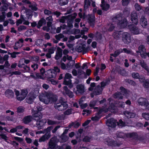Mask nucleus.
<instances>
[{
    "mask_svg": "<svg viewBox=\"0 0 149 149\" xmlns=\"http://www.w3.org/2000/svg\"><path fill=\"white\" fill-rule=\"evenodd\" d=\"M31 117L30 116H27L25 117L23 119L24 123L27 124L30 122L31 120Z\"/></svg>",
    "mask_w": 149,
    "mask_h": 149,
    "instance_id": "nucleus-34",
    "label": "nucleus"
},
{
    "mask_svg": "<svg viewBox=\"0 0 149 149\" xmlns=\"http://www.w3.org/2000/svg\"><path fill=\"white\" fill-rule=\"evenodd\" d=\"M102 90V89L101 87L98 86L95 89L94 92V94L96 95H100L101 93Z\"/></svg>",
    "mask_w": 149,
    "mask_h": 149,
    "instance_id": "nucleus-27",
    "label": "nucleus"
},
{
    "mask_svg": "<svg viewBox=\"0 0 149 149\" xmlns=\"http://www.w3.org/2000/svg\"><path fill=\"white\" fill-rule=\"evenodd\" d=\"M22 44L19 42H16L14 46V48L15 49H17L22 46Z\"/></svg>",
    "mask_w": 149,
    "mask_h": 149,
    "instance_id": "nucleus-37",
    "label": "nucleus"
},
{
    "mask_svg": "<svg viewBox=\"0 0 149 149\" xmlns=\"http://www.w3.org/2000/svg\"><path fill=\"white\" fill-rule=\"evenodd\" d=\"M131 19L134 24H137L138 23L137 15L135 12L132 13L131 15Z\"/></svg>",
    "mask_w": 149,
    "mask_h": 149,
    "instance_id": "nucleus-18",
    "label": "nucleus"
},
{
    "mask_svg": "<svg viewBox=\"0 0 149 149\" xmlns=\"http://www.w3.org/2000/svg\"><path fill=\"white\" fill-rule=\"evenodd\" d=\"M140 24L143 27H145L147 24V22L145 18L142 16L141 18Z\"/></svg>",
    "mask_w": 149,
    "mask_h": 149,
    "instance_id": "nucleus-24",
    "label": "nucleus"
},
{
    "mask_svg": "<svg viewBox=\"0 0 149 149\" xmlns=\"http://www.w3.org/2000/svg\"><path fill=\"white\" fill-rule=\"evenodd\" d=\"M57 139L56 137L52 138L49 143V147L50 148L54 149L56 146Z\"/></svg>",
    "mask_w": 149,
    "mask_h": 149,
    "instance_id": "nucleus-12",
    "label": "nucleus"
},
{
    "mask_svg": "<svg viewBox=\"0 0 149 149\" xmlns=\"http://www.w3.org/2000/svg\"><path fill=\"white\" fill-rule=\"evenodd\" d=\"M107 124L108 126L112 127H115L117 124L120 127L125 126L124 123L122 120H120L119 122L118 123L117 120L114 119L113 118H111L110 119H108Z\"/></svg>",
    "mask_w": 149,
    "mask_h": 149,
    "instance_id": "nucleus-4",
    "label": "nucleus"
},
{
    "mask_svg": "<svg viewBox=\"0 0 149 149\" xmlns=\"http://www.w3.org/2000/svg\"><path fill=\"white\" fill-rule=\"evenodd\" d=\"M116 135L118 138H122L125 139L127 138H132L134 139L137 137V134L135 133L125 134L123 132H119L116 134Z\"/></svg>",
    "mask_w": 149,
    "mask_h": 149,
    "instance_id": "nucleus-6",
    "label": "nucleus"
},
{
    "mask_svg": "<svg viewBox=\"0 0 149 149\" xmlns=\"http://www.w3.org/2000/svg\"><path fill=\"white\" fill-rule=\"evenodd\" d=\"M31 68L34 70H36L38 68V65L37 64L34 63L31 65Z\"/></svg>",
    "mask_w": 149,
    "mask_h": 149,
    "instance_id": "nucleus-49",
    "label": "nucleus"
},
{
    "mask_svg": "<svg viewBox=\"0 0 149 149\" xmlns=\"http://www.w3.org/2000/svg\"><path fill=\"white\" fill-rule=\"evenodd\" d=\"M15 92L17 99L19 101L23 100L26 96L28 93L27 91L24 90H22L20 94L19 91L17 90H15Z\"/></svg>",
    "mask_w": 149,
    "mask_h": 149,
    "instance_id": "nucleus-8",
    "label": "nucleus"
},
{
    "mask_svg": "<svg viewBox=\"0 0 149 149\" xmlns=\"http://www.w3.org/2000/svg\"><path fill=\"white\" fill-rule=\"evenodd\" d=\"M92 139L91 137L88 136H86L83 139V141L85 142H89L91 141Z\"/></svg>",
    "mask_w": 149,
    "mask_h": 149,
    "instance_id": "nucleus-45",
    "label": "nucleus"
},
{
    "mask_svg": "<svg viewBox=\"0 0 149 149\" xmlns=\"http://www.w3.org/2000/svg\"><path fill=\"white\" fill-rule=\"evenodd\" d=\"M77 14L76 13H74L73 14L69 15L66 16L62 17L60 20V22H61L64 23L65 20L67 19H69L72 20L76 18Z\"/></svg>",
    "mask_w": 149,
    "mask_h": 149,
    "instance_id": "nucleus-14",
    "label": "nucleus"
},
{
    "mask_svg": "<svg viewBox=\"0 0 149 149\" xmlns=\"http://www.w3.org/2000/svg\"><path fill=\"white\" fill-rule=\"evenodd\" d=\"M116 104H118V106L119 107H121L124 108L125 107V104L124 102H119Z\"/></svg>",
    "mask_w": 149,
    "mask_h": 149,
    "instance_id": "nucleus-53",
    "label": "nucleus"
},
{
    "mask_svg": "<svg viewBox=\"0 0 149 149\" xmlns=\"http://www.w3.org/2000/svg\"><path fill=\"white\" fill-rule=\"evenodd\" d=\"M123 52V50L122 49H120L119 50H117L116 51L114 54H111V56H113L114 57H116L120 53Z\"/></svg>",
    "mask_w": 149,
    "mask_h": 149,
    "instance_id": "nucleus-35",
    "label": "nucleus"
},
{
    "mask_svg": "<svg viewBox=\"0 0 149 149\" xmlns=\"http://www.w3.org/2000/svg\"><path fill=\"white\" fill-rule=\"evenodd\" d=\"M72 77L71 74L70 73H66L65 74V77L64 78V80H67V79H70Z\"/></svg>",
    "mask_w": 149,
    "mask_h": 149,
    "instance_id": "nucleus-43",
    "label": "nucleus"
},
{
    "mask_svg": "<svg viewBox=\"0 0 149 149\" xmlns=\"http://www.w3.org/2000/svg\"><path fill=\"white\" fill-rule=\"evenodd\" d=\"M40 71L42 76H43L42 77H40H40H41L40 78H43L46 77L44 75V74L45 73H46V72H45V69L43 68H42L40 70Z\"/></svg>",
    "mask_w": 149,
    "mask_h": 149,
    "instance_id": "nucleus-56",
    "label": "nucleus"
},
{
    "mask_svg": "<svg viewBox=\"0 0 149 149\" xmlns=\"http://www.w3.org/2000/svg\"><path fill=\"white\" fill-rule=\"evenodd\" d=\"M42 109L40 106L37 107L36 110H32L33 116L35 118L38 117L39 119L42 118V114L41 111H42Z\"/></svg>",
    "mask_w": 149,
    "mask_h": 149,
    "instance_id": "nucleus-10",
    "label": "nucleus"
},
{
    "mask_svg": "<svg viewBox=\"0 0 149 149\" xmlns=\"http://www.w3.org/2000/svg\"><path fill=\"white\" fill-rule=\"evenodd\" d=\"M113 37L116 39L118 38L119 37V34L118 32H115L113 34Z\"/></svg>",
    "mask_w": 149,
    "mask_h": 149,
    "instance_id": "nucleus-61",
    "label": "nucleus"
},
{
    "mask_svg": "<svg viewBox=\"0 0 149 149\" xmlns=\"http://www.w3.org/2000/svg\"><path fill=\"white\" fill-rule=\"evenodd\" d=\"M25 11H26V17L28 19L29 18V17L31 16V11L29 10H26Z\"/></svg>",
    "mask_w": 149,
    "mask_h": 149,
    "instance_id": "nucleus-52",
    "label": "nucleus"
},
{
    "mask_svg": "<svg viewBox=\"0 0 149 149\" xmlns=\"http://www.w3.org/2000/svg\"><path fill=\"white\" fill-rule=\"evenodd\" d=\"M65 93L70 98L72 97L73 94L72 92L69 90L66 86H65L63 87Z\"/></svg>",
    "mask_w": 149,
    "mask_h": 149,
    "instance_id": "nucleus-21",
    "label": "nucleus"
},
{
    "mask_svg": "<svg viewBox=\"0 0 149 149\" xmlns=\"http://www.w3.org/2000/svg\"><path fill=\"white\" fill-rule=\"evenodd\" d=\"M53 127H48L46 129L44 130V131L46 133H47V134H49L50 131L52 129Z\"/></svg>",
    "mask_w": 149,
    "mask_h": 149,
    "instance_id": "nucleus-46",
    "label": "nucleus"
},
{
    "mask_svg": "<svg viewBox=\"0 0 149 149\" xmlns=\"http://www.w3.org/2000/svg\"><path fill=\"white\" fill-rule=\"evenodd\" d=\"M72 111V109H68L64 113L65 115H68L71 114Z\"/></svg>",
    "mask_w": 149,
    "mask_h": 149,
    "instance_id": "nucleus-51",
    "label": "nucleus"
},
{
    "mask_svg": "<svg viewBox=\"0 0 149 149\" xmlns=\"http://www.w3.org/2000/svg\"><path fill=\"white\" fill-rule=\"evenodd\" d=\"M120 89L121 90V93L117 92L115 93L113 95V97L116 98L118 99H122L123 97L121 95L122 94L125 96L126 97H128V94L129 93V92L127 91L123 88L121 87L120 88Z\"/></svg>",
    "mask_w": 149,
    "mask_h": 149,
    "instance_id": "nucleus-7",
    "label": "nucleus"
},
{
    "mask_svg": "<svg viewBox=\"0 0 149 149\" xmlns=\"http://www.w3.org/2000/svg\"><path fill=\"white\" fill-rule=\"evenodd\" d=\"M140 64L141 66L144 68L146 70L148 69V68L147 67L146 64L144 62V61H141L140 62Z\"/></svg>",
    "mask_w": 149,
    "mask_h": 149,
    "instance_id": "nucleus-44",
    "label": "nucleus"
},
{
    "mask_svg": "<svg viewBox=\"0 0 149 149\" xmlns=\"http://www.w3.org/2000/svg\"><path fill=\"white\" fill-rule=\"evenodd\" d=\"M5 95L8 97H13L14 93L13 92L10 90H8L6 91L5 93Z\"/></svg>",
    "mask_w": 149,
    "mask_h": 149,
    "instance_id": "nucleus-29",
    "label": "nucleus"
},
{
    "mask_svg": "<svg viewBox=\"0 0 149 149\" xmlns=\"http://www.w3.org/2000/svg\"><path fill=\"white\" fill-rule=\"evenodd\" d=\"M108 111H109L111 112L114 113H116L117 111V109L116 108V107H114L113 105L112 104L111 105L109 106L108 109H103L100 111H99V113H100L102 111H104V112H106Z\"/></svg>",
    "mask_w": 149,
    "mask_h": 149,
    "instance_id": "nucleus-16",
    "label": "nucleus"
},
{
    "mask_svg": "<svg viewBox=\"0 0 149 149\" xmlns=\"http://www.w3.org/2000/svg\"><path fill=\"white\" fill-rule=\"evenodd\" d=\"M46 23L45 20L44 19H41L38 22L37 25V27L38 28H40L42 26L43 24H45Z\"/></svg>",
    "mask_w": 149,
    "mask_h": 149,
    "instance_id": "nucleus-30",
    "label": "nucleus"
},
{
    "mask_svg": "<svg viewBox=\"0 0 149 149\" xmlns=\"http://www.w3.org/2000/svg\"><path fill=\"white\" fill-rule=\"evenodd\" d=\"M138 103L139 105L145 106L147 102L146 99L143 98H140L138 100Z\"/></svg>",
    "mask_w": 149,
    "mask_h": 149,
    "instance_id": "nucleus-22",
    "label": "nucleus"
},
{
    "mask_svg": "<svg viewBox=\"0 0 149 149\" xmlns=\"http://www.w3.org/2000/svg\"><path fill=\"white\" fill-rule=\"evenodd\" d=\"M96 104V102L95 101H93L90 102L89 105L90 107H94Z\"/></svg>",
    "mask_w": 149,
    "mask_h": 149,
    "instance_id": "nucleus-60",
    "label": "nucleus"
},
{
    "mask_svg": "<svg viewBox=\"0 0 149 149\" xmlns=\"http://www.w3.org/2000/svg\"><path fill=\"white\" fill-rule=\"evenodd\" d=\"M36 76H35L33 73H32L30 75V77H31L34 78V79H36L37 78H40V76H39V74L38 73H36Z\"/></svg>",
    "mask_w": 149,
    "mask_h": 149,
    "instance_id": "nucleus-55",
    "label": "nucleus"
},
{
    "mask_svg": "<svg viewBox=\"0 0 149 149\" xmlns=\"http://www.w3.org/2000/svg\"><path fill=\"white\" fill-rule=\"evenodd\" d=\"M100 6L102 9L104 10H107L109 7V5L105 2L103 0L102 1V3Z\"/></svg>",
    "mask_w": 149,
    "mask_h": 149,
    "instance_id": "nucleus-20",
    "label": "nucleus"
},
{
    "mask_svg": "<svg viewBox=\"0 0 149 149\" xmlns=\"http://www.w3.org/2000/svg\"><path fill=\"white\" fill-rule=\"evenodd\" d=\"M40 100L45 104L52 103L57 100V96L50 93H41L39 96Z\"/></svg>",
    "mask_w": 149,
    "mask_h": 149,
    "instance_id": "nucleus-1",
    "label": "nucleus"
},
{
    "mask_svg": "<svg viewBox=\"0 0 149 149\" xmlns=\"http://www.w3.org/2000/svg\"><path fill=\"white\" fill-rule=\"evenodd\" d=\"M55 49V48L52 47L48 49V52L51 54H53L54 53Z\"/></svg>",
    "mask_w": 149,
    "mask_h": 149,
    "instance_id": "nucleus-54",
    "label": "nucleus"
},
{
    "mask_svg": "<svg viewBox=\"0 0 149 149\" xmlns=\"http://www.w3.org/2000/svg\"><path fill=\"white\" fill-rule=\"evenodd\" d=\"M100 117L97 116H95L94 117H93L91 118V119L93 121H96L99 120Z\"/></svg>",
    "mask_w": 149,
    "mask_h": 149,
    "instance_id": "nucleus-62",
    "label": "nucleus"
},
{
    "mask_svg": "<svg viewBox=\"0 0 149 149\" xmlns=\"http://www.w3.org/2000/svg\"><path fill=\"white\" fill-rule=\"evenodd\" d=\"M29 6L33 10L36 11L37 10V5L35 3L30 4L29 5Z\"/></svg>",
    "mask_w": 149,
    "mask_h": 149,
    "instance_id": "nucleus-41",
    "label": "nucleus"
},
{
    "mask_svg": "<svg viewBox=\"0 0 149 149\" xmlns=\"http://www.w3.org/2000/svg\"><path fill=\"white\" fill-rule=\"evenodd\" d=\"M24 61V62L26 64H28L29 63L30 61L29 60L27 59H23L21 60L19 62V63L18 65V67H22V65H24V64L23 63V62Z\"/></svg>",
    "mask_w": 149,
    "mask_h": 149,
    "instance_id": "nucleus-28",
    "label": "nucleus"
},
{
    "mask_svg": "<svg viewBox=\"0 0 149 149\" xmlns=\"http://www.w3.org/2000/svg\"><path fill=\"white\" fill-rule=\"evenodd\" d=\"M47 123L49 125H53L55 124L56 123V121H53L49 119H48L47 120Z\"/></svg>",
    "mask_w": 149,
    "mask_h": 149,
    "instance_id": "nucleus-48",
    "label": "nucleus"
},
{
    "mask_svg": "<svg viewBox=\"0 0 149 149\" xmlns=\"http://www.w3.org/2000/svg\"><path fill=\"white\" fill-rule=\"evenodd\" d=\"M26 27L24 26H21L18 28V30L19 31H20L26 29Z\"/></svg>",
    "mask_w": 149,
    "mask_h": 149,
    "instance_id": "nucleus-59",
    "label": "nucleus"
},
{
    "mask_svg": "<svg viewBox=\"0 0 149 149\" xmlns=\"http://www.w3.org/2000/svg\"><path fill=\"white\" fill-rule=\"evenodd\" d=\"M76 91L74 89V91L76 94L79 93L81 94L84 92V88L83 85L81 84L78 85L76 86Z\"/></svg>",
    "mask_w": 149,
    "mask_h": 149,
    "instance_id": "nucleus-15",
    "label": "nucleus"
},
{
    "mask_svg": "<svg viewBox=\"0 0 149 149\" xmlns=\"http://www.w3.org/2000/svg\"><path fill=\"white\" fill-rule=\"evenodd\" d=\"M80 125L79 123L77 122H72L69 125L70 127L72 126H73L75 128H77Z\"/></svg>",
    "mask_w": 149,
    "mask_h": 149,
    "instance_id": "nucleus-39",
    "label": "nucleus"
},
{
    "mask_svg": "<svg viewBox=\"0 0 149 149\" xmlns=\"http://www.w3.org/2000/svg\"><path fill=\"white\" fill-rule=\"evenodd\" d=\"M71 80L69 79L68 80H64L63 81V84L65 85L68 86L70 88H72L73 87V85L71 83Z\"/></svg>",
    "mask_w": 149,
    "mask_h": 149,
    "instance_id": "nucleus-31",
    "label": "nucleus"
},
{
    "mask_svg": "<svg viewBox=\"0 0 149 149\" xmlns=\"http://www.w3.org/2000/svg\"><path fill=\"white\" fill-rule=\"evenodd\" d=\"M55 108L59 111H62L66 109L68 107L67 104L63 101L59 103L57 102L54 105Z\"/></svg>",
    "mask_w": 149,
    "mask_h": 149,
    "instance_id": "nucleus-9",
    "label": "nucleus"
},
{
    "mask_svg": "<svg viewBox=\"0 0 149 149\" xmlns=\"http://www.w3.org/2000/svg\"><path fill=\"white\" fill-rule=\"evenodd\" d=\"M24 111L23 108L22 107H19L17 108V111L19 113H21Z\"/></svg>",
    "mask_w": 149,
    "mask_h": 149,
    "instance_id": "nucleus-63",
    "label": "nucleus"
},
{
    "mask_svg": "<svg viewBox=\"0 0 149 149\" xmlns=\"http://www.w3.org/2000/svg\"><path fill=\"white\" fill-rule=\"evenodd\" d=\"M74 61H70L67 64L66 67L67 68H72L75 64Z\"/></svg>",
    "mask_w": 149,
    "mask_h": 149,
    "instance_id": "nucleus-33",
    "label": "nucleus"
},
{
    "mask_svg": "<svg viewBox=\"0 0 149 149\" xmlns=\"http://www.w3.org/2000/svg\"><path fill=\"white\" fill-rule=\"evenodd\" d=\"M83 112L82 114L84 116L86 114V115L87 116L89 114L90 112L89 110H83Z\"/></svg>",
    "mask_w": 149,
    "mask_h": 149,
    "instance_id": "nucleus-58",
    "label": "nucleus"
},
{
    "mask_svg": "<svg viewBox=\"0 0 149 149\" xmlns=\"http://www.w3.org/2000/svg\"><path fill=\"white\" fill-rule=\"evenodd\" d=\"M46 120L45 119H42L39 120H38L36 122V125L38 128L41 129L45 125L46 122Z\"/></svg>",
    "mask_w": 149,
    "mask_h": 149,
    "instance_id": "nucleus-17",
    "label": "nucleus"
},
{
    "mask_svg": "<svg viewBox=\"0 0 149 149\" xmlns=\"http://www.w3.org/2000/svg\"><path fill=\"white\" fill-rule=\"evenodd\" d=\"M39 93V90L36 88L31 91L29 94L28 98L26 100V102L29 104L31 103L33 100L35 98Z\"/></svg>",
    "mask_w": 149,
    "mask_h": 149,
    "instance_id": "nucleus-5",
    "label": "nucleus"
},
{
    "mask_svg": "<svg viewBox=\"0 0 149 149\" xmlns=\"http://www.w3.org/2000/svg\"><path fill=\"white\" fill-rule=\"evenodd\" d=\"M122 40L126 44H128L131 41V37L129 33L127 32H124L122 35Z\"/></svg>",
    "mask_w": 149,
    "mask_h": 149,
    "instance_id": "nucleus-11",
    "label": "nucleus"
},
{
    "mask_svg": "<svg viewBox=\"0 0 149 149\" xmlns=\"http://www.w3.org/2000/svg\"><path fill=\"white\" fill-rule=\"evenodd\" d=\"M113 20L116 22H118L117 25L118 27L121 28H124L126 27L127 22L125 19H122L121 17L118 15L116 17L113 18Z\"/></svg>",
    "mask_w": 149,
    "mask_h": 149,
    "instance_id": "nucleus-3",
    "label": "nucleus"
},
{
    "mask_svg": "<svg viewBox=\"0 0 149 149\" xmlns=\"http://www.w3.org/2000/svg\"><path fill=\"white\" fill-rule=\"evenodd\" d=\"M132 77L134 79H140V77H142V76H140L139 74L137 73L133 72L132 74Z\"/></svg>",
    "mask_w": 149,
    "mask_h": 149,
    "instance_id": "nucleus-40",
    "label": "nucleus"
},
{
    "mask_svg": "<svg viewBox=\"0 0 149 149\" xmlns=\"http://www.w3.org/2000/svg\"><path fill=\"white\" fill-rule=\"evenodd\" d=\"M58 51L56 53V56H55V58L56 59H59L62 56V50L60 48L58 47L57 48Z\"/></svg>",
    "mask_w": 149,
    "mask_h": 149,
    "instance_id": "nucleus-25",
    "label": "nucleus"
},
{
    "mask_svg": "<svg viewBox=\"0 0 149 149\" xmlns=\"http://www.w3.org/2000/svg\"><path fill=\"white\" fill-rule=\"evenodd\" d=\"M130 0H122V4L123 6H126L128 5Z\"/></svg>",
    "mask_w": 149,
    "mask_h": 149,
    "instance_id": "nucleus-57",
    "label": "nucleus"
},
{
    "mask_svg": "<svg viewBox=\"0 0 149 149\" xmlns=\"http://www.w3.org/2000/svg\"><path fill=\"white\" fill-rule=\"evenodd\" d=\"M135 7L136 10L138 11H139L141 9V7L137 4H136L135 5Z\"/></svg>",
    "mask_w": 149,
    "mask_h": 149,
    "instance_id": "nucleus-64",
    "label": "nucleus"
},
{
    "mask_svg": "<svg viewBox=\"0 0 149 149\" xmlns=\"http://www.w3.org/2000/svg\"><path fill=\"white\" fill-rule=\"evenodd\" d=\"M84 3V8L86 9L90 5V2L88 0H85Z\"/></svg>",
    "mask_w": 149,
    "mask_h": 149,
    "instance_id": "nucleus-42",
    "label": "nucleus"
},
{
    "mask_svg": "<svg viewBox=\"0 0 149 149\" xmlns=\"http://www.w3.org/2000/svg\"><path fill=\"white\" fill-rule=\"evenodd\" d=\"M132 33L135 34H138L139 33V31L138 29L137 28H133L131 30Z\"/></svg>",
    "mask_w": 149,
    "mask_h": 149,
    "instance_id": "nucleus-47",
    "label": "nucleus"
},
{
    "mask_svg": "<svg viewBox=\"0 0 149 149\" xmlns=\"http://www.w3.org/2000/svg\"><path fill=\"white\" fill-rule=\"evenodd\" d=\"M139 50L136 51L137 53H139L141 57L145 58L146 57V50L144 46L142 45L140 46L138 48Z\"/></svg>",
    "mask_w": 149,
    "mask_h": 149,
    "instance_id": "nucleus-13",
    "label": "nucleus"
},
{
    "mask_svg": "<svg viewBox=\"0 0 149 149\" xmlns=\"http://www.w3.org/2000/svg\"><path fill=\"white\" fill-rule=\"evenodd\" d=\"M142 117L146 120H149V113H143L142 114Z\"/></svg>",
    "mask_w": 149,
    "mask_h": 149,
    "instance_id": "nucleus-38",
    "label": "nucleus"
},
{
    "mask_svg": "<svg viewBox=\"0 0 149 149\" xmlns=\"http://www.w3.org/2000/svg\"><path fill=\"white\" fill-rule=\"evenodd\" d=\"M61 138L62 139L63 142H65L68 140V137L64 135H62L61 136Z\"/></svg>",
    "mask_w": 149,
    "mask_h": 149,
    "instance_id": "nucleus-50",
    "label": "nucleus"
},
{
    "mask_svg": "<svg viewBox=\"0 0 149 149\" xmlns=\"http://www.w3.org/2000/svg\"><path fill=\"white\" fill-rule=\"evenodd\" d=\"M68 0H59L58 3L61 6H64L66 5L68 3Z\"/></svg>",
    "mask_w": 149,
    "mask_h": 149,
    "instance_id": "nucleus-36",
    "label": "nucleus"
},
{
    "mask_svg": "<svg viewBox=\"0 0 149 149\" xmlns=\"http://www.w3.org/2000/svg\"><path fill=\"white\" fill-rule=\"evenodd\" d=\"M139 81L141 82H144L143 86L146 88L149 87V80H145L144 77H140Z\"/></svg>",
    "mask_w": 149,
    "mask_h": 149,
    "instance_id": "nucleus-19",
    "label": "nucleus"
},
{
    "mask_svg": "<svg viewBox=\"0 0 149 149\" xmlns=\"http://www.w3.org/2000/svg\"><path fill=\"white\" fill-rule=\"evenodd\" d=\"M124 113L128 118H133L135 116V114L134 113L129 112L127 111H125Z\"/></svg>",
    "mask_w": 149,
    "mask_h": 149,
    "instance_id": "nucleus-26",
    "label": "nucleus"
},
{
    "mask_svg": "<svg viewBox=\"0 0 149 149\" xmlns=\"http://www.w3.org/2000/svg\"><path fill=\"white\" fill-rule=\"evenodd\" d=\"M60 72L59 69L57 67H55L54 69L48 70L46 72L45 77L48 79L55 78L57 74Z\"/></svg>",
    "mask_w": 149,
    "mask_h": 149,
    "instance_id": "nucleus-2",
    "label": "nucleus"
},
{
    "mask_svg": "<svg viewBox=\"0 0 149 149\" xmlns=\"http://www.w3.org/2000/svg\"><path fill=\"white\" fill-rule=\"evenodd\" d=\"M106 142L107 143H106L110 146L116 145V144L115 143V142L113 141L112 140L109 139H107L106 140Z\"/></svg>",
    "mask_w": 149,
    "mask_h": 149,
    "instance_id": "nucleus-32",
    "label": "nucleus"
},
{
    "mask_svg": "<svg viewBox=\"0 0 149 149\" xmlns=\"http://www.w3.org/2000/svg\"><path fill=\"white\" fill-rule=\"evenodd\" d=\"M50 137V135L49 134H47L46 133L45 135L43 136L40 137L39 139V141L40 142L44 141L48 139Z\"/></svg>",
    "mask_w": 149,
    "mask_h": 149,
    "instance_id": "nucleus-23",
    "label": "nucleus"
}]
</instances>
